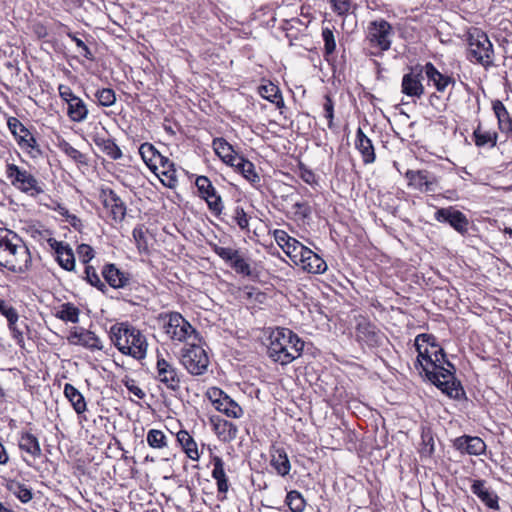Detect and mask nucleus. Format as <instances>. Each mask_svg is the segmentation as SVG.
<instances>
[{
    "label": "nucleus",
    "mask_w": 512,
    "mask_h": 512,
    "mask_svg": "<svg viewBox=\"0 0 512 512\" xmlns=\"http://www.w3.org/2000/svg\"><path fill=\"white\" fill-rule=\"evenodd\" d=\"M212 146L215 153L221 158V160L230 166H234L240 158V156L235 153L232 145L224 138H215Z\"/></svg>",
    "instance_id": "obj_27"
},
{
    "label": "nucleus",
    "mask_w": 512,
    "mask_h": 512,
    "mask_svg": "<svg viewBox=\"0 0 512 512\" xmlns=\"http://www.w3.org/2000/svg\"><path fill=\"white\" fill-rule=\"evenodd\" d=\"M233 220L235 223L242 229H247L249 226V219L247 217V214L245 213L244 209L242 207L237 206L234 209Z\"/></svg>",
    "instance_id": "obj_57"
},
{
    "label": "nucleus",
    "mask_w": 512,
    "mask_h": 512,
    "mask_svg": "<svg viewBox=\"0 0 512 512\" xmlns=\"http://www.w3.org/2000/svg\"><path fill=\"white\" fill-rule=\"evenodd\" d=\"M95 97L99 103V105L104 107L112 106L116 101V96L114 90L110 88H103L98 90L95 93Z\"/></svg>",
    "instance_id": "obj_45"
},
{
    "label": "nucleus",
    "mask_w": 512,
    "mask_h": 512,
    "mask_svg": "<svg viewBox=\"0 0 512 512\" xmlns=\"http://www.w3.org/2000/svg\"><path fill=\"white\" fill-rule=\"evenodd\" d=\"M310 251V248L304 246L301 242L298 241L295 249H292V253L288 255V257L296 266H298L300 262H303V260H305L307 254Z\"/></svg>",
    "instance_id": "obj_50"
},
{
    "label": "nucleus",
    "mask_w": 512,
    "mask_h": 512,
    "mask_svg": "<svg viewBox=\"0 0 512 512\" xmlns=\"http://www.w3.org/2000/svg\"><path fill=\"white\" fill-rule=\"evenodd\" d=\"M212 464V477L216 480L218 493L223 495L220 499L224 500L226 498L225 494L229 489L228 479L224 470V462L219 456H214L212 458Z\"/></svg>",
    "instance_id": "obj_25"
},
{
    "label": "nucleus",
    "mask_w": 512,
    "mask_h": 512,
    "mask_svg": "<svg viewBox=\"0 0 512 512\" xmlns=\"http://www.w3.org/2000/svg\"><path fill=\"white\" fill-rule=\"evenodd\" d=\"M268 340V356L281 365H287L300 357L304 349V342L288 328H276Z\"/></svg>",
    "instance_id": "obj_3"
},
{
    "label": "nucleus",
    "mask_w": 512,
    "mask_h": 512,
    "mask_svg": "<svg viewBox=\"0 0 512 512\" xmlns=\"http://www.w3.org/2000/svg\"><path fill=\"white\" fill-rule=\"evenodd\" d=\"M161 161H157L158 171L167 178V182H162L169 188H174L177 183L176 170L174 164L165 156L161 155Z\"/></svg>",
    "instance_id": "obj_37"
},
{
    "label": "nucleus",
    "mask_w": 512,
    "mask_h": 512,
    "mask_svg": "<svg viewBox=\"0 0 512 512\" xmlns=\"http://www.w3.org/2000/svg\"><path fill=\"white\" fill-rule=\"evenodd\" d=\"M67 339L72 345L83 346L90 350L103 349L100 338L94 332L84 328H74Z\"/></svg>",
    "instance_id": "obj_18"
},
{
    "label": "nucleus",
    "mask_w": 512,
    "mask_h": 512,
    "mask_svg": "<svg viewBox=\"0 0 512 512\" xmlns=\"http://www.w3.org/2000/svg\"><path fill=\"white\" fill-rule=\"evenodd\" d=\"M5 173L11 185L23 193L36 197L44 192L39 181L29 171L16 164L8 163Z\"/></svg>",
    "instance_id": "obj_8"
},
{
    "label": "nucleus",
    "mask_w": 512,
    "mask_h": 512,
    "mask_svg": "<svg viewBox=\"0 0 512 512\" xmlns=\"http://www.w3.org/2000/svg\"><path fill=\"white\" fill-rule=\"evenodd\" d=\"M270 465L279 476L285 477L290 473L291 463L284 448L273 447L271 449Z\"/></svg>",
    "instance_id": "obj_24"
},
{
    "label": "nucleus",
    "mask_w": 512,
    "mask_h": 512,
    "mask_svg": "<svg viewBox=\"0 0 512 512\" xmlns=\"http://www.w3.org/2000/svg\"><path fill=\"white\" fill-rule=\"evenodd\" d=\"M233 167H235V169L240 172L249 182L255 183L259 181V175L255 170L254 164L242 156H240Z\"/></svg>",
    "instance_id": "obj_41"
},
{
    "label": "nucleus",
    "mask_w": 512,
    "mask_h": 512,
    "mask_svg": "<svg viewBox=\"0 0 512 512\" xmlns=\"http://www.w3.org/2000/svg\"><path fill=\"white\" fill-rule=\"evenodd\" d=\"M94 144L107 156L113 160L120 159L122 157V151L118 145L110 138L106 132L95 133L92 136Z\"/></svg>",
    "instance_id": "obj_23"
},
{
    "label": "nucleus",
    "mask_w": 512,
    "mask_h": 512,
    "mask_svg": "<svg viewBox=\"0 0 512 512\" xmlns=\"http://www.w3.org/2000/svg\"><path fill=\"white\" fill-rule=\"evenodd\" d=\"M393 34V27L388 21L379 19L370 22L367 27L366 41L374 49L371 54L377 56L389 50Z\"/></svg>",
    "instance_id": "obj_6"
},
{
    "label": "nucleus",
    "mask_w": 512,
    "mask_h": 512,
    "mask_svg": "<svg viewBox=\"0 0 512 512\" xmlns=\"http://www.w3.org/2000/svg\"><path fill=\"white\" fill-rule=\"evenodd\" d=\"M177 442L181 445L183 451L193 461H197L200 458L197 443L193 437L186 430H180L176 434Z\"/></svg>",
    "instance_id": "obj_30"
},
{
    "label": "nucleus",
    "mask_w": 512,
    "mask_h": 512,
    "mask_svg": "<svg viewBox=\"0 0 512 512\" xmlns=\"http://www.w3.org/2000/svg\"><path fill=\"white\" fill-rule=\"evenodd\" d=\"M85 275L86 280L94 287L99 289L101 292H105L107 287L105 283L100 279V276L97 274L95 268L93 266L87 265L85 267Z\"/></svg>",
    "instance_id": "obj_46"
},
{
    "label": "nucleus",
    "mask_w": 512,
    "mask_h": 512,
    "mask_svg": "<svg viewBox=\"0 0 512 512\" xmlns=\"http://www.w3.org/2000/svg\"><path fill=\"white\" fill-rule=\"evenodd\" d=\"M18 445L22 451H25L34 460L42 454L38 438L30 432L21 433Z\"/></svg>",
    "instance_id": "obj_28"
},
{
    "label": "nucleus",
    "mask_w": 512,
    "mask_h": 512,
    "mask_svg": "<svg viewBox=\"0 0 512 512\" xmlns=\"http://www.w3.org/2000/svg\"><path fill=\"white\" fill-rule=\"evenodd\" d=\"M9 330L12 333V337L15 339L16 343L20 347H24L25 341L23 336V331L19 328L18 322H14V324L8 323Z\"/></svg>",
    "instance_id": "obj_62"
},
{
    "label": "nucleus",
    "mask_w": 512,
    "mask_h": 512,
    "mask_svg": "<svg viewBox=\"0 0 512 512\" xmlns=\"http://www.w3.org/2000/svg\"><path fill=\"white\" fill-rule=\"evenodd\" d=\"M146 441L153 449H164L168 446L167 436L159 429H150L147 432Z\"/></svg>",
    "instance_id": "obj_42"
},
{
    "label": "nucleus",
    "mask_w": 512,
    "mask_h": 512,
    "mask_svg": "<svg viewBox=\"0 0 512 512\" xmlns=\"http://www.w3.org/2000/svg\"><path fill=\"white\" fill-rule=\"evenodd\" d=\"M431 343H435V337L430 334H420L415 339V348L418 352L415 366L425 372L426 377L435 386L452 398H459L463 393L460 383H456L452 370L445 372L431 371L433 349Z\"/></svg>",
    "instance_id": "obj_1"
},
{
    "label": "nucleus",
    "mask_w": 512,
    "mask_h": 512,
    "mask_svg": "<svg viewBox=\"0 0 512 512\" xmlns=\"http://www.w3.org/2000/svg\"><path fill=\"white\" fill-rule=\"evenodd\" d=\"M434 218L441 223H448L455 231L465 235L469 229V220L464 213L450 206L438 209Z\"/></svg>",
    "instance_id": "obj_13"
},
{
    "label": "nucleus",
    "mask_w": 512,
    "mask_h": 512,
    "mask_svg": "<svg viewBox=\"0 0 512 512\" xmlns=\"http://www.w3.org/2000/svg\"><path fill=\"white\" fill-rule=\"evenodd\" d=\"M259 94L264 99L274 103L278 109H282L285 106L279 87L272 82L262 84L259 87Z\"/></svg>",
    "instance_id": "obj_34"
},
{
    "label": "nucleus",
    "mask_w": 512,
    "mask_h": 512,
    "mask_svg": "<svg viewBox=\"0 0 512 512\" xmlns=\"http://www.w3.org/2000/svg\"><path fill=\"white\" fill-rule=\"evenodd\" d=\"M299 267L312 274H322L327 270L326 262L312 250L307 254L305 260L300 262Z\"/></svg>",
    "instance_id": "obj_31"
},
{
    "label": "nucleus",
    "mask_w": 512,
    "mask_h": 512,
    "mask_svg": "<svg viewBox=\"0 0 512 512\" xmlns=\"http://www.w3.org/2000/svg\"><path fill=\"white\" fill-rule=\"evenodd\" d=\"M0 313L7 319L8 323L18 322L17 310L3 299H0Z\"/></svg>",
    "instance_id": "obj_51"
},
{
    "label": "nucleus",
    "mask_w": 512,
    "mask_h": 512,
    "mask_svg": "<svg viewBox=\"0 0 512 512\" xmlns=\"http://www.w3.org/2000/svg\"><path fill=\"white\" fill-rule=\"evenodd\" d=\"M163 330L173 342L200 341L199 334L192 325L178 312L161 314Z\"/></svg>",
    "instance_id": "obj_5"
},
{
    "label": "nucleus",
    "mask_w": 512,
    "mask_h": 512,
    "mask_svg": "<svg viewBox=\"0 0 512 512\" xmlns=\"http://www.w3.org/2000/svg\"><path fill=\"white\" fill-rule=\"evenodd\" d=\"M7 126L21 149L27 151L32 157L41 155L42 151L34 135L18 118L9 117Z\"/></svg>",
    "instance_id": "obj_10"
},
{
    "label": "nucleus",
    "mask_w": 512,
    "mask_h": 512,
    "mask_svg": "<svg viewBox=\"0 0 512 512\" xmlns=\"http://www.w3.org/2000/svg\"><path fill=\"white\" fill-rule=\"evenodd\" d=\"M133 238L135 239V242L137 244V248L139 252H147L148 246L146 241L145 232L142 228L136 227L133 229Z\"/></svg>",
    "instance_id": "obj_58"
},
{
    "label": "nucleus",
    "mask_w": 512,
    "mask_h": 512,
    "mask_svg": "<svg viewBox=\"0 0 512 512\" xmlns=\"http://www.w3.org/2000/svg\"><path fill=\"white\" fill-rule=\"evenodd\" d=\"M229 266L234 269L238 274L244 276L251 275V268L245 258L239 252L237 257L233 259V261L229 264Z\"/></svg>",
    "instance_id": "obj_47"
},
{
    "label": "nucleus",
    "mask_w": 512,
    "mask_h": 512,
    "mask_svg": "<svg viewBox=\"0 0 512 512\" xmlns=\"http://www.w3.org/2000/svg\"><path fill=\"white\" fill-rule=\"evenodd\" d=\"M155 378L168 390L177 392L181 386V375L174 364L164 357L158 355L156 362Z\"/></svg>",
    "instance_id": "obj_11"
},
{
    "label": "nucleus",
    "mask_w": 512,
    "mask_h": 512,
    "mask_svg": "<svg viewBox=\"0 0 512 512\" xmlns=\"http://www.w3.org/2000/svg\"><path fill=\"white\" fill-rule=\"evenodd\" d=\"M213 251L227 264H230L239 253L236 249L217 245L214 246Z\"/></svg>",
    "instance_id": "obj_52"
},
{
    "label": "nucleus",
    "mask_w": 512,
    "mask_h": 512,
    "mask_svg": "<svg viewBox=\"0 0 512 512\" xmlns=\"http://www.w3.org/2000/svg\"><path fill=\"white\" fill-rule=\"evenodd\" d=\"M210 211L215 214L219 215L223 210V204L221 197L217 194L216 190L210 194H208L206 197H204Z\"/></svg>",
    "instance_id": "obj_49"
},
{
    "label": "nucleus",
    "mask_w": 512,
    "mask_h": 512,
    "mask_svg": "<svg viewBox=\"0 0 512 512\" xmlns=\"http://www.w3.org/2000/svg\"><path fill=\"white\" fill-rule=\"evenodd\" d=\"M208 397L215 409L226 416L231 418H240L243 415V409L241 406L221 389L211 388L208 391Z\"/></svg>",
    "instance_id": "obj_12"
},
{
    "label": "nucleus",
    "mask_w": 512,
    "mask_h": 512,
    "mask_svg": "<svg viewBox=\"0 0 512 512\" xmlns=\"http://www.w3.org/2000/svg\"><path fill=\"white\" fill-rule=\"evenodd\" d=\"M88 113L87 105L80 97L67 105V116L72 122L81 123L85 121Z\"/></svg>",
    "instance_id": "obj_32"
},
{
    "label": "nucleus",
    "mask_w": 512,
    "mask_h": 512,
    "mask_svg": "<svg viewBox=\"0 0 512 512\" xmlns=\"http://www.w3.org/2000/svg\"><path fill=\"white\" fill-rule=\"evenodd\" d=\"M60 149L72 160L77 163H85V155L81 153L78 149L74 148L68 142L63 141L59 145Z\"/></svg>",
    "instance_id": "obj_48"
},
{
    "label": "nucleus",
    "mask_w": 512,
    "mask_h": 512,
    "mask_svg": "<svg viewBox=\"0 0 512 512\" xmlns=\"http://www.w3.org/2000/svg\"><path fill=\"white\" fill-rule=\"evenodd\" d=\"M325 102L323 104L324 116L328 120V127L332 129L334 127V103L329 95H325Z\"/></svg>",
    "instance_id": "obj_56"
},
{
    "label": "nucleus",
    "mask_w": 512,
    "mask_h": 512,
    "mask_svg": "<svg viewBox=\"0 0 512 512\" xmlns=\"http://www.w3.org/2000/svg\"><path fill=\"white\" fill-rule=\"evenodd\" d=\"M355 146L361 153L364 164H371L375 161L376 155L372 141L365 135L361 128L356 132Z\"/></svg>",
    "instance_id": "obj_26"
},
{
    "label": "nucleus",
    "mask_w": 512,
    "mask_h": 512,
    "mask_svg": "<svg viewBox=\"0 0 512 512\" xmlns=\"http://www.w3.org/2000/svg\"><path fill=\"white\" fill-rule=\"evenodd\" d=\"M322 37L324 41L325 54L331 55L336 49V42L333 31L330 28H324L322 30Z\"/></svg>",
    "instance_id": "obj_53"
},
{
    "label": "nucleus",
    "mask_w": 512,
    "mask_h": 512,
    "mask_svg": "<svg viewBox=\"0 0 512 512\" xmlns=\"http://www.w3.org/2000/svg\"><path fill=\"white\" fill-rule=\"evenodd\" d=\"M139 154L145 164L149 167L151 171L157 173L158 166L156 162L161 161V154L156 150V148L150 143H143L139 147Z\"/></svg>",
    "instance_id": "obj_33"
},
{
    "label": "nucleus",
    "mask_w": 512,
    "mask_h": 512,
    "mask_svg": "<svg viewBox=\"0 0 512 512\" xmlns=\"http://www.w3.org/2000/svg\"><path fill=\"white\" fill-rule=\"evenodd\" d=\"M285 502L291 512H303L306 505L303 496L296 490H292L287 493Z\"/></svg>",
    "instance_id": "obj_43"
},
{
    "label": "nucleus",
    "mask_w": 512,
    "mask_h": 512,
    "mask_svg": "<svg viewBox=\"0 0 512 512\" xmlns=\"http://www.w3.org/2000/svg\"><path fill=\"white\" fill-rule=\"evenodd\" d=\"M493 111L497 117L499 129L505 133H512V118L500 100L493 102Z\"/></svg>",
    "instance_id": "obj_35"
},
{
    "label": "nucleus",
    "mask_w": 512,
    "mask_h": 512,
    "mask_svg": "<svg viewBox=\"0 0 512 512\" xmlns=\"http://www.w3.org/2000/svg\"><path fill=\"white\" fill-rule=\"evenodd\" d=\"M56 260L58 264L67 271H72L75 267L74 253L69 246L59 252V255L56 256Z\"/></svg>",
    "instance_id": "obj_44"
},
{
    "label": "nucleus",
    "mask_w": 512,
    "mask_h": 512,
    "mask_svg": "<svg viewBox=\"0 0 512 512\" xmlns=\"http://www.w3.org/2000/svg\"><path fill=\"white\" fill-rule=\"evenodd\" d=\"M67 36L70 37L72 39V41L75 42L76 46L80 49V54L84 58H86L88 60H91L93 58L91 50L80 38H78L75 34H73L71 32H68Z\"/></svg>",
    "instance_id": "obj_59"
},
{
    "label": "nucleus",
    "mask_w": 512,
    "mask_h": 512,
    "mask_svg": "<svg viewBox=\"0 0 512 512\" xmlns=\"http://www.w3.org/2000/svg\"><path fill=\"white\" fill-rule=\"evenodd\" d=\"M453 446L460 453L481 455L486 448L484 441L476 436H460L453 441Z\"/></svg>",
    "instance_id": "obj_19"
},
{
    "label": "nucleus",
    "mask_w": 512,
    "mask_h": 512,
    "mask_svg": "<svg viewBox=\"0 0 512 512\" xmlns=\"http://www.w3.org/2000/svg\"><path fill=\"white\" fill-rule=\"evenodd\" d=\"M126 388L133 393L138 399L142 400L146 396L145 392L136 384L135 380L128 379L125 381Z\"/></svg>",
    "instance_id": "obj_63"
},
{
    "label": "nucleus",
    "mask_w": 512,
    "mask_h": 512,
    "mask_svg": "<svg viewBox=\"0 0 512 512\" xmlns=\"http://www.w3.org/2000/svg\"><path fill=\"white\" fill-rule=\"evenodd\" d=\"M195 185L202 198L215 191L211 181L206 176H199L195 181Z\"/></svg>",
    "instance_id": "obj_54"
},
{
    "label": "nucleus",
    "mask_w": 512,
    "mask_h": 512,
    "mask_svg": "<svg viewBox=\"0 0 512 512\" xmlns=\"http://www.w3.org/2000/svg\"><path fill=\"white\" fill-rule=\"evenodd\" d=\"M197 342H189L188 347L182 349L180 358L185 369L194 376L206 373L210 363L207 352Z\"/></svg>",
    "instance_id": "obj_9"
},
{
    "label": "nucleus",
    "mask_w": 512,
    "mask_h": 512,
    "mask_svg": "<svg viewBox=\"0 0 512 512\" xmlns=\"http://www.w3.org/2000/svg\"><path fill=\"white\" fill-rule=\"evenodd\" d=\"M423 73V66L417 65L410 68V71L402 78V93L408 97L420 98L424 94Z\"/></svg>",
    "instance_id": "obj_15"
},
{
    "label": "nucleus",
    "mask_w": 512,
    "mask_h": 512,
    "mask_svg": "<svg viewBox=\"0 0 512 512\" xmlns=\"http://www.w3.org/2000/svg\"><path fill=\"white\" fill-rule=\"evenodd\" d=\"M6 488L14 496H16L22 503H27L32 499V491L25 484L17 480H9L6 483Z\"/></svg>",
    "instance_id": "obj_40"
},
{
    "label": "nucleus",
    "mask_w": 512,
    "mask_h": 512,
    "mask_svg": "<svg viewBox=\"0 0 512 512\" xmlns=\"http://www.w3.org/2000/svg\"><path fill=\"white\" fill-rule=\"evenodd\" d=\"M102 275L105 281L115 289L124 288L130 285L131 276L129 273L118 269L114 264H106L103 267Z\"/></svg>",
    "instance_id": "obj_20"
},
{
    "label": "nucleus",
    "mask_w": 512,
    "mask_h": 512,
    "mask_svg": "<svg viewBox=\"0 0 512 512\" xmlns=\"http://www.w3.org/2000/svg\"><path fill=\"white\" fill-rule=\"evenodd\" d=\"M471 491L475 494L488 508L499 510V497L497 494L486 486L484 480H474L471 485Z\"/></svg>",
    "instance_id": "obj_21"
},
{
    "label": "nucleus",
    "mask_w": 512,
    "mask_h": 512,
    "mask_svg": "<svg viewBox=\"0 0 512 512\" xmlns=\"http://www.w3.org/2000/svg\"><path fill=\"white\" fill-rule=\"evenodd\" d=\"M431 349H433L432 363L430 365L431 371L445 372L446 370H452L454 374L455 367L446 359L444 350L436 343H431Z\"/></svg>",
    "instance_id": "obj_29"
},
{
    "label": "nucleus",
    "mask_w": 512,
    "mask_h": 512,
    "mask_svg": "<svg viewBox=\"0 0 512 512\" xmlns=\"http://www.w3.org/2000/svg\"><path fill=\"white\" fill-rule=\"evenodd\" d=\"M470 61H475L485 68L493 64V45L486 33L480 29H474L468 36Z\"/></svg>",
    "instance_id": "obj_7"
},
{
    "label": "nucleus",
    "mask_w": 512,
    "mask_h": 512,
    "mask_svg": "<svg viewBox=\"0 0 512 512\" xmlns=\"http://www.w3.org/2000/svg\"><path fill=\"white\" fill-rule=\"evenodd\" d=\"M54 315L64 322L75 324L79 322L80 310L73 303L66 302L58 307Z\"/></svg>",
    "instance_id": "obj_38"
},
{
    "label": "nucleus",
    "mask_w": 512,
    "mask_h": 512,
    "mask_svg": "<svg viewBox=\"0 0 512 512\" xmlns=\"http://www.w3.org/2000/svg\"><path fill=\"white\" fill-rule=\"evenodd\" d=\"M32 258L24 241L14 232L0 229V266L23 273L31 266Z\"/></svg>",
    "instance_id": "obj_2"
},
{
    "label": "nucleus",
    "mask_w": 512,
    "mask_h": 512,
    "mask_svg": "<svg viewBox=\"0 0 512 512\" xmlns=\"http://www.w3.org/2000/svg\"><path fill=\"white\" fill-rule=\"evenodd\" d=\"M423 69L428 81L433 84L438 92H444L449 85H453L455 82L451 76L438 71L431 62L426 63Z\"/></svg>",
    "instance_id": "obj_22"
},
{
    "label": "nucleus",
    "mask_w": 512,
    "mask_h": 512,
    "mask_svg": "<svg viewBox=\"0 0 512 512\" xmlns=\"http://www.w3.org/2000/svg\"><path fill=\"white\" fill-rule=\"evenodd\" d=\"M61 215L66 217V221L74 227L76 230H81L82 228V221L73 214H70L67 209L61 208Z\"/></svg>",
    "instance_id": "obj_64"
},
{
    "label": "nucleus",
    "mask_w": 512,
    "mask_h": 512,
    "mask_svg": "<svg viewBox=\"0 0 512 512\" xmlns=\"http://www.w3.org/2000/svg\"><path fill=\"white\" fill-rule=\"evenodd\" d=\"M110 338L117 349L137 360L144 359L148 343L141 331L127 322L118 323L111 327Z\"/></svg>",
    "instance_id": "obj_4"
},
{
    "label": "nucleus",
    "mask_w": 512,
    "mask_h": 512,
    "mask_svg": "<svg viewBox=\"0 0 512 512\" xmlns=\"http://www.w3.org/2000/svg\"><path fill=\"white\" fill-rule=\"evenodd\" d=\"M331 4L333 7V11L337 15L344 16L349 13L351 6H352V1L351 0H331Z\"/></svg>",
    "instance_id": "obj_55"
},
{
    "label": "nucleus",
    "mask_w": 512,
    "mask_h": 512,
    "mask_svg": "<svg viewBox=\"0 0 512 512\" xmlns=\"http://www.w3.org/2000/svg\"><path fill=\"white\" fill-rule=\"evenodd\" d=\"M356 338L369 347H376L382 343L383 334L374 324L362 318L356 326Z\"/></svg>",
    "instance_id": "obj_17"
},
{
    "label": "nucleus",
    "mask_w": 512,
    "mask_h": 512,
    "mask_svg": "<svg viewBox=\"0 0 512 512\" xmlns=\"http://www.w3.org/2000/svg\"><path fill=\"white\" fill-rule=\"evenodd\" d=\"M473 137L475 144L478 147H483L485 145L494 147L497 144L498 135L495 131L484 130L481 125H478L473 132Z\"/></svg>",
    "instance_id": "obj_39"
},
{
    "label": "nucleus",
    "mask_w": 512,
    "mask_h": 512,
    "mask_svg": "<svg viewBox=\"0 0 512 512\" xmlns=\"http://www.w3.org/2000/svg\"><path fill=\"white\" fill-rule=\"evenodd\" d=\"M58 92H59V96L61 97V99L67 103V105L72 102L74 99H77L79 98L78 96H76L73 91L71 90V88L67 85H64V84H60L58 86Z\"/></svg>",
    "instance_id": "obj_61"
},
{
    "label": "nucleus",
    "mask_w": 512,
    "mask_h": 512,
    "mask_svg": "<svg viewBox=\"0 0 512 512\" xmlns=\"http://www.w3.org/2000/svg\"><path fill=\"white\" fill-rule=\"evenodd\" d=\"M405 178L408 185L422 193L434 192L438 186V178L428 170H407Z\"/></svg>",
    "instance_id": "obj_14"
},
{
    "label": "nucleus",
    "mask_w": 512,
    "mask_h": 512,
    "mask_svg": "<svg viewBox=\"0 0 512 512\" xmlns=\"http://www.w3.org/2000/svg\"><path fill=\"white\" fill-rule=\"evenodd\" d=\"M77 254L79 259L83 263H88L94 257V251L88 244H81L77 248Z\"/></svg>",
    "instance_id": "obj_60"
},
{
    "label": "nucleus",
    "mask_w": 512,
    "mask_h": 512,
    "mask_svg": "<svg viewBox=\"0 0 512 512\" xmlns=\"http://www.w3.org/2000/svg\"><path fill=\"white\" fill-rule=\"evenodd\" d=\"M64 394L66 398L71 402L77 414H82L86 411V402L83 395L72 384H65Z\"/></svg>",
    "instance_id": "obj_36"
},
{
    "label": "nucleus",
    "mask_w": 512,
    "mask_h": 512,
    "mask_svg": "<svg viewBox=\"0 0 512 512\" xmlns=\"http://www.w3.org/2000/svg\"><path fill=\"white\" fill-rule=\"evenodd\" d=\"M101 202L110 212V216L116 222H121L126 215V205L124 201L111 188H102L100 191Z\"/></svg>",
    "instance_id": "obj_16"
}]
</instances>
